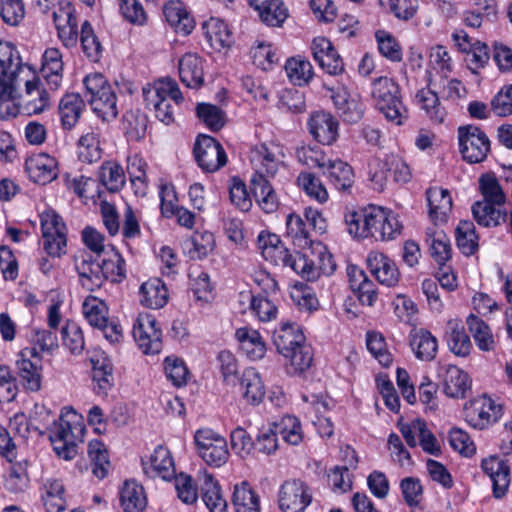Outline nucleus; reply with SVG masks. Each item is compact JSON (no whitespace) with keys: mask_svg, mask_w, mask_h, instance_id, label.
Instances as JSON below:
<instances>
[{"mask_svg":"<svg viewBox=\"0 0 512 512\" xmlns=\"http://www.w3.org/2000/svg\"><path fill=\"white\" fill-rule=\"evenodd\" d=\"M181 82L188 88L199 89L204 84L203 60L196 53L184 54L178 64Z\"/></svg>","mask_w":512,"mask_h":512,"instance_id":"4be33fe9","label":"nucleus"},{"mask_svg":"<svg viewBox=\"0 0 512 512\" xmlns=\"http://www.w3.org/2000/svg\"><path fill=\"white\" fill-rule=\"evenodd\" d=\"M457 136L459 151L466 162L477 164L487 158L491 151V142L480 127L473 124L459 126Z\"/></svg>","mask_w":512,"mask_h":512,"instance_id":"39448f33","label":"nucleus"},{"mask_svg":"<svg viewBox=\"0 0 512 512\" xmlns=\"http://www.w3.org/2000/svg\"><path fill=\"white\" fill-rule=\"evenodd\" d=\"M481 468L492 481L493 496L496 499L504 497L510 485V466L506 460L497 456L484 458Z\"/></svg>","mask_w":512,"mask_h":512,"instance_id":"dca6fc26","label":"nucleus"},{"mask_svg":"<svg viewBox=\"0 0 512 512\" xmlns=\"http://www.w3.org/2000/svg\"><path fill=\"white\" fill-rule=\"evenodd\" d=\"M416 101L425 110L429 118L435 123H442L446 116L444 107L441 106L436 92L429 88H422L416 93Z\"/></svg>","mask_w":512,"mask_h":512,"instance_id":"49530a36","label":"nucleus"},{"mask_svg":"<svg viewBox=\"0 0 512 512\" xmlns=\"http://www.w3.org/2000/svg\"><path fill=\"white\" fill-rule=\"evenodd\" d=\"M364 228L366 237L389 240L400 233L401 225L391 212L370 205L364 208Z\"/></svg>","mask_w":512,"mask_h":512,"instance_id":"423d86ee","label":"nucleus"},{"mask_svg":"<svg viewBox=\"0 0 512 512\" xmlns=\"http://www.w3.org/2000/svg\"><path fill=\"white\" fill-rule=\"evenodd\" d=\"M262 255L266 260L273 261L276 265L291 268L302 278H314L315 270L307 264V255L301 252L290 253L289 249L283 245L275 248H264Z\"/></svg>","mask_w":512,"mask_h":512,"instance_id":"4468645a","label":"nucleus"},{"mask_svg":"<svg viewBox=\"0 0 512 512\" xmlns=\"http://www.w3.org/2000/svg\"><path fill=\"white\" fill-rule=\"evenodd\" d=\"M143 95L146 105L148 107H153L155 116L158 120L165 123L166 125L174 122L173 106L169 99L165 98L161 94H158V92H154L150 88H143Z\"/></svg>","mask_w":512,"mask_h":512,"instance_id":"de8ad7c7","label":"nucleus"},{"mask_svg":"<svg viewBox=\"0 0 512 512\" xmlns=\"http://www.w3.org/2000/svg\"><path fill=\"white\" fill-rule=\"evenodd\" d=\"M157 325L156 318L148 313L139 314L133 324V338L145 354H157L162 349V331Z\"/></svg>","mask_w":512,"mask_h":512,"instance_id":"9b49d317","label":"nucleus"},{"mask_svg":"<svg viewBox=\"0 0 512 512\" xmlns=\"http://www.w3.org/2000/svg\"><path fill=\"white\" fill-rule=\"evenodd\" d=\"M478 182L483 200L472 205L473 218L480 226L497 227L507 219V212L496 207L506 202V195L493 173L482 174Z\"/></svg>","mask_w":512,"mask_h":512,"instance_id":"f257e3e1","label":"nucleus"},{"mask_svg":"<svg viewBox=\"0 0 512 512\" xmlns=\"http://www.w3.org/2000/svg\"><path fill=\"white\" fill-rule=\"evenodd\" d=\"M63 345L74 355H80L85 347L82 329L77 323L68 321L61 329Z\"/></svg>","mask_w":512,"mask_h":512,"instance_id":"4d7b16f0","label":"nucleus"},{"mask_svg":"<svg viewBox=\"0 0 512 512\" xmlns=\"http://www.w3.org/2000/svg\"><path fill=\"white\" fill-rule=\"evenodd\" d=\"M78 155L83 162L93 163L101 158V148L97 135L88 132L78 141Z\"/></svg>","mask_w":512,"mask_h":512,"instance_id":"052dcab7","label":"nucleus"},{"mask_svg":"<svg viewBox=\"0 0 512 512\" xmlns=\"http://www.w3.org/2000/svg\"><path fill=\"white\" fill-rule=\"evenodd\" d=\"M148 125L146 114L130 110L123 115V130L129 141H140L145 137Z\"/></svg>","mask_w":512,"mask_h":512,"instance_id":"09e8293b","label":"nucleus"},{"mask_svg":"<svg viewBox=\"0 0 512 512\" xmlns=\"http://www.w3.org/2000/svg\"><path fill=\"white\" fill-rule=\"evenodd\" d=\"M100 183L110 192L119 191L125 183L122 167L117 163L104 162L98 172Z\"/></svg>","mask_w":512,"mask_h":512,"instance_id":"603ef678","label":"nucleus"},{"mask_svg":"<svg viewBox=\"0 0 512 512\" xmlns=\"http://www.w3.org/2000/svg\"><path fill=\"white\" fill-rule=\"evenodd\" d=\"M120 502L124 512H143L147 505L143 486L135 480H126L120 491Z\"/></svg>","mask_w":512,"mask_h":512,"instance_id":"c9c22d12","label":"nucleus"},{"mask_svg":"<svg viewBox=\"0 0 512 512\" xmlns=\"http://www.w3.org/2000/svg\"><path fill=\"white\" fill-rule=\"evenodd\" d=\"M88 101L92 110L103 121L109 122L118 116L117 97L112 87L104 88V91Z\"/></svg>","mask_w":512,"mask_h":512,"instance_id":"ea45409f","label":"nucleus"},{"mask_svg":"<svg viewBox=\"0 0 512 512\" xmlns=\"http://www.w3.org/2000/svg\"><path fill=\"white\" fill-rule=\"evenodd\" d=\"M305 342L300 326L294 322L281 323L273 333V343L279 354L285 356Z\"/></svg>","mask_w":512,"mask_h":512,"instance_id":"393cba45","label":"nucleus"},{"mask_svg":"<svg viewBox=\"0 0 512 512\" xmlns=\"http://www.w3.org/2000/svg\"><path fill=\"white\" fill-rule=\"evenodd\" d=\"M87 453L90 458L93 475L98 479L105 478L110 466L105 445L100 440L93 439L88 444Z\"/></svg>","mask_w":512,"mask_h":512,"instance_id":"8fccbe9b","label":"nucleus"},{"mask_svg":"<svg viewBox=\"0 0 512 512\" xmlns=\"http://www.w3.org/2000/svg\"><path fill=\"white\" fill-rule=\"evenodd\" d=\"M367 266L380 284L394 287L399 282V270L394 261L385 254L371 252L367 257Z\"/></svg>","mask_w":512,"mask_h":512,"instance_id":"aec40b11","label":"nucleus"},{"mask_svg":"<svg viewBox=\"0 0 512 512\" xmlns=\"http://www.w3.org/2000/svg\"><path fill=\"white\" fill-rule=\"evenodd\" d=\"M85 103L79 94L68 93L62 97L58 112L64 129H72L78 122Z\"/></svg>","mask_w":512,"mask_h":512,"instance_id":"f704fd0d","label":"nucleus"},{"mask_svg":"<svg viewBox=\"0 0 512 512\" xmlns=\"http://www.w3.org/2000/svg\"><path fill=\"white\" fill-rule=\"evenodd\" d=\"M25 171L31 181L46 185L57 178L58 163L54 157L40 153L26 160Z\"/></svg>","mask_w":512,"mask_h":512,"instance_id":"f3484780","label":"nucleus"},{"mask_svg":"<svg viewBox=\"0 0 512 512\" xmlns=\"http://www.w3.org/2000/svg\"><path fill=\"white\" fill-rule=\"evenodd\" d=\"M287 234L293 239L295 245L305 248L313 243L306 220L300 215L291 213L286 219Z\"/></svg>","mask_w":512,"mask_h":512,"instance_id":"3c124183","label":"nucleus"},{"mask_svg":"<svg viewBox=\"0 0 512 512\" xmlns=\"http://www.w3.org/2000/svg\"><path fill=\"white\" fill-rule=\"evenodd\" d=\"M175 489L178 498L185 504H193L198 499V488L194 479L185 473L175 476Z\"/></svg>","mask_w":512,"mask_h":512,"instance_id":"774afa93","label":"nucleus"},{"mask_svg":"<svg viewBox=\"0 0 512 512\" xmlns=\"http://www.w3.org/2000/svg\"><path fill=\"white\" fill-rule=\"evenodd\" d=\"M429 215L433 221L446 222L452 211V197L447 189L430 187L426 191Z\"/></svg>","mask_w":512,"mask_h":512,"instance_id":"c756f323","label":"nucleus"},{"mask_svg":"<svg viewBox=\"0 0 512 512\" xmlns=\"http://www.w3.org/2000/svg\"><path fill=\"white\" fill-rule=\"evenodd\" d=\"M466 323L477 347L484 352L495 349V340L490 327L481 318L474 314L467 317Z\"/></svg>","mask_w":512,"mask_h":512,"instance_id":"c03bdc74","label":"nucleus"},{"mask_svg":"<svg viewBox=\"0 0 512 512\" xmlns=\"http://www.w3.org/2000/svg\"><path fill=\"white\" fill-rule=\"evenodd\" d=\"M77 419L78 415L72 407H64L59 420L54 421L48 430L53 450L65 460L73 459L78 453L76 432L82 434L85 428L77 423Z\"/></svg>","mask_w":512,"mask_h":512,"instance_id":"f03ea898","label":"nucleus"},{"mask_svg":"<svg viewBox=\"0 0 512 512\" xmlns=\"http://www.w3.org/2000/svg\"><path fill=\"white\" fill-rule=\"evenodd\" d=\"M250 190L263 212L273 213L278 209L279 199L269 179L260 174H253L250 179Z\"/></svg>","mask_w":512,"mask_h":512,"instance_id":"b1692460","label":"nucleus"},{"mask_svg":"<svg viewBox=\"0 0 512 512\" xmlns=\"http://www.w3.org/2000/svg\"><path fill=\"white\" fill-rule=\"evenodd\" d=\"M284 68L289 81L296 86L307 85L314 76L313 66L300 55L287 59Z\"/></svg>","mask_w":512,"mask_h":512,"instance_id":"a19ab883","label":"nucleus"},{"mask_svg":"<svg viewBox=\"0 0 512 512\" xmlns=\"http://www.w3.org/2000/svg\"><path fill=\"white\" fill-rule=\"evenodd\" d=\"M299 162L309 168H320L322 171L328 164V160L322 148L318 145L304 146L296 151Z\"/></svg>","mask_w":512,"mask_h":512,"instance_id":"0e129e2a","label":"nucleus"},{"mask_svg":"<svg viewBox=\"0 0 512 512\" xmlns=\"http://www.w3.org/2000/svg\"><path fill=\"white\" fill-rule=\"evenodd\" d=\"M62 54L57 48H47L42 56L40 73L49 90L56 91L62 82Z\"/></svg>","mask_w":512,"mask_h":512,"instance_id":"bb28decb","label":"nucleus"},{"mask_svg":"<svg viewBox=\"0 0 512 512\" xmlns=\"http://www.w3.org/2000/svg\"><path fill=\"white\" fill-rule=\"evenodd\" d=\"M22 62L18 50L11 43H0V103L13 99L14 81Z\"/></svg>","mask_w":512,"mask_h":512,"instance_id":"6e6552de","label":"nucleus"},{"mask_svg":"<svg viewBox=\"0 0 512 512\" xmlns=\"http://www.w3.org/2000/svg\"><path fill=\"white\" fill-rule=\"evenodd\" d=\"M248 3L268 26L280 27L288 17V10L281 0H248Z\"/></svg>","mask_w":512,"mask_h":512,"instance_id":"c85d7f7f","label":"nucleus"},{"mask_svg":"<svg viewBox=\"0 0 512 512\" xmlns=\"http://www.w3.org/2000/svg\"><path fill=\"white\" fill-rule=\"evenodd\" d=\"M235 337L240 343V349L250 360L256 361L264 357L266 344L257 330L241 327L236 330Z\"/></svg>","mask_w":512,"mask_h":512,"instance_id":"2f4dec72","label":"nucleus"},{"mask_svg":"<svg viewBox=\"0 0 512 512\" xmlns=\"http://www.w3.org/2000/svg\"><path fill=\"white\" fill-rule=\"evenodd\" d=\"M278 436L289 445H299L303 440V432L299 419L292 415L284 416L273 427L260 430L254 451L264 455H272L279 448Z\"/></svg>","mask_w":512,"mask_h":512,"instance_id":"7ed1b4c3","label":"nucleus"},{"mask_svg":"<svg viewBox=\"0 0 512 512\" xmlns=\"http://www.w3.org/2000/svg\"><path fill=\"white\" fill-rule=\"evenodd\" d=\"M372 96L379 111L385 118L402 125L408 118V111L402 102L399 85L388 77H379L373 82Z\"/></svg>","mask_w":512,"mask_h":512,"instance_id":"20e7f679","label":"nucleus"},{"mask_svg":"<svg viewBox=\"0 0 512 512\" xmlns=\"http://www.w3.org/2000/svg\"><path fill=\"white\" fill-rule=\"evenodd\" d=\"M322 173L336 190L351 194L355 183V173L350 164L341 159H330Z\"/></svg>","mask_w":512,"mask_h":512,"instance_id":"a211bd4d","label":"nucleus"},{"mask_svg":"<svg viewBox=\"0 0 512 512\" xmlns=\"http://www.w3.org/2000/svg\"><path fill=\"white\" fill-rule=\"evenodd\" d=\"M250 309L262 322H268L276 318L278 309L276 305L264 295H251Z\"/></svg>","mask_w":512,"mask_h":512,"instance_id":"338daca9","label":"nucleus"},{"mask_svg":"<svg viewBox=\"0 0 512 512\" xmlns=\"http://www.w3.org/2000/svg\"><path fill=\"white\" fill-rule=\"evenodd\" d=\"M82 308L86 320L94 328L100 327L109 319L108 307L105 302L94 296L87 297Z\"/></svg>","mask_w":512,"mask_h":512,"instance_id":"5fc2aeb1","label":"nucleus"},{"mask_svg":"<svg viewBox=\"0 0 512 512\" xmlns=\"http://www.w3.org/2000/svg\"><path fill=\"white\" fill-rule=\"evenodd\" d=\"M198 118L213 132L219 131L225 124V112L210 103H198L196 106Z\"/></svg>","mask_w":512,"mask_h":512,"instance_id":"6e6d98bb","label":"nucleus"},{"mask_svg":"<svg viewBox=\"0 0 512 512\" xmlns=\"http://www.w3.org/2000/svg\"><path fill=\"white\" fill-rule=\"evenodd\" d=\"M150 465L163 479H168L174 473V462L170 451L162 445L154 449L150 456Z\"/></svg>","mask_w":512,"mask_h":512,"instance_id":"bf43d9fd","label":"nucleus"},{"mask_svg":"<svg viewBox=\"0 0 512 512\" xmlns=\"http://www.w3.org/2000/svg\"><path fill=\"white\" fill-rule=\"evenodd\" d=\"M163 14L166 21L174 28L176 33H181L186 36L189 35L195 27L194 18L187 11L184 3L179 0L167 2L163 7Z\"/></svg>","mask_w":512,"mask_h":512,"instance_id":"a878e982","label":"nucleus"},{"mask_svg":"<svg viewBox=\"0 0 512 512\" xmlns=\"http://www.w3.org/2000/svg\"><path fill=\"white\" fill-rule=\"evenodd\" d=\"M43 246L50 256L59 257L66 247V225L55 212L46 213L41 219Z\"/></svg>","mask_w":512,"mask_h":512,"instance_id":"ddd939ff","label":"nucleus"},{"mask_svg":"<svg viewBox=\"0 0 512 512\" xmlns=\"http://www.w3.org/2000/svg\"><path fill=\"white\" fill-rule=\"evenodd\" d=\"M307 125L313 138L323 145L333 144L339 136V122L329 112L312 113Z\"/></svg>","mask_w":512,"mask_h":512,"instance_id":"2eb2a0df","label":"nucleus"},{"mask_svg":"<svg viewBox=\"0 0 512 512\" xmlns=\"http://www.w3.org/2000/svg\"><path fill=\"white\" fill-rule=\"evenodd\" d=\"M103 281L121 283L126 278V262L122 255L111 248V254L99 261Z\"/></svg>","mask_w":512,"mask_h":512,"instance_id":"79ce46f5","label":"nucleus"},{"mask_svg":"<svg viewBox=\"0 0 512 512\" xmlns=\"http://www.w3.org/2000/svg\"><path fill=\"white\" fill-rule=\"evenodd\" d=\"M409 345L418 360L432 361L438 352L437 338L425 328H414L409 334Z\"/></svg>","mask_w":512,"mask_h":512,"instance_id":"5701e85b","label":"nucleus"},{"mask_svg":"<svg viewBox=\"0 0 512 512\" xmlns=\"http://www.w3.org/2000/svg\"><path fill=\"white\" fill-rule=\"evenodd\" d=\"M430 255L438 266H444L450 259L452 248L448 237L443 233H436L428 239Z\"/></svg>","mask_w":512,"mask_h":512,"instance_id":"680f3d73","label":"nucleus"},{"mask_svg":"<svg viewBox=\"0 0 512 512\" xmlns=\"http://www.w3.org/2000/svg\"><path fill=\"white\" fill-rule=\"evenodd\" d=\"M201 497L210 512H224L227 508V502L222 496L220 485L211 474L204 473Z\"/></svg>","mask_w":512,"mask_h":512,"instance_id":"4c0bfd02","label":"nucleus"},{"mask_svg":"<svg viewBox=\"0 0 512 512\" xmlns=\"http://www.w3.org/2000/svg\"><path fill=\"white\" fill-rule=\"evenodd\" d=\"M311 502V489L304 481L289 479L280 486L278 504L282 512H304Z\"/></svg>","mask_w":512,"mask_h":512,"instance_id":"9d476101","label":"nucleus"},{"mask_svg":"<svg viewBox=\"0 0 512 512\" xmlns=\"http://www.w3.org/2000/svg\"><path fill=\"white\" fill-rule=\"evenodd\" d=\"M456 244L462 254L471 256L478 250V235L473 222L462 220L455 229Z\"/></svg>","mask_w":512,"mask_h":512,"instance_id":"a18cd8bd","label":"nucleus"},{"mask_svg":"<svg viewBox=\"0 0 512 512\" xmlns=\"http://www.w3.org/2000/svg\"><path fill=\"white\" fill-rule=\"evenodd\" d=\"M300 187L312 198L319 202L328 199V193L322 182L312 173L301 172L297 178Z\"/></svg>","mask_w":512,"mask_h":512,"instance_id":"69168bd1","label":"nucleus"},{"mask_svg":"<svg viewBox=\"0 0 512 512\" xmlns=\"http://www.w3.org/2000/svg\"><path fill=\"white\" fill-rule=\"evenodd\" d=\"M440 374L443 380V391L446 396L455 399H463L471 390L472 381L467 372L455 365H447L441 368Z\"/></svg>","mask_w":512,"mask_h":512,"instance_id":"6ab92c4d","label":"nucleus"},{"mask_svg":"<svg viewBox=\"0 0 512 512\" xmlns=\"http://www.w3.org/2000/svg\"><path fill=\"white\" fill-rule=\"evenodd\" d=\"M4 476V488L12 494L24 493L30 485L29 462L26 459L12 460Z\"/></svg>","mask_w":512,"mask_h":512,"instance_id":"7c9ffc66","label":"nucleus"},{"mask_svg":"<svg viewBox=\"0 0 512 512\" xmlns=\"http://www.w3.org/2000/svg\"><path fill=\"white\" fill-rule=\"evenodd\" d=\"M194 441L199 456L210 466L220 467L229 457L227 441L211 429L196 431Z\"/></svg>","mask_w":512,"mask_h":512,"instance_id":"0eeeda50","label":"nucleus"},{"mask_svg":"<svg viewBox=\"0 0 512 512\" xmlns=\"http://www.w3.org/2000/svg\"><path fill=\"white\" fill-rule=\"evenodd\" d=\"M232 504L235 512H261L260 496L247 481L234 486Z\"/></svg>","mask_w":512,"mask_h":512,"instance_id":"72a5a7b5","label":"nucleus"},{"mask_svg":"<svg viewBox=\"0 0 512 512\" xmlns=\"http://www.w3.org/2000/svg\"><path fill=\"white\" fill-rule=\"evenodd\" d=\"M193 154L198 166L204 172H215L227 163V155L223 146L209 135L197 137Z\"/></svg>","mask_w":512,"mask_h":512,"instance_id":"1a4fd4ad","label":"nucleus"},{"mask_svg":"<svg viewBox=\"0 0 512 512\" xmlns=\"http://www.w3.org/2000/svg\"><path fill=\"white\" fill-rule=\"evenodd\" d=\"M277 152L278 147L275 145L266 143L256 145L251 151V162L255 167L253 174H260L267 179L273 178L280 165Z\"/></svg>","mask_w":512,"mask_h":512,"instance_id":"412c9836","label":"nucleus"},{"mask_svg":"<svg viewBox=\"0 0 512 512\" xmlns=\"http://www.w3.org/2000/svg\"><path fill=\"white\" fill-rule=\"evenodd\" d=\"M80 42L84 54L90 60L98 61L101 56L102 46L88 20H85L81 26Z\"/></svg>","mask_w":512,"mask_h":512,"instance_id":"13d9d810","label":"nucleus"},{"mask_svg":"<svg viewBox=\"0 0 512 512\" xmlns=\"http://www.w3.org/2000/svg\"><path fill=\"white\" fill-rule=\"evenodd\" d=\"M375 39L380 54L391 62H400L403 58L402 47L397 39L385 30H377Z\"/></svg>","mask_w":512,"mask_h":512,"instance_id":"864d4df0","label":"nucleus"},{"mask_svg":"<svg viewBox=\"0 0 512 512\" xmlns=\"http://www.w3.org/2000/svg\"><path fill=\"white\" fill-rule=\"evenodd\" d=\"M17 374L27 391L37 392L41 389L42 365L37 361L17 359Z\"/></svg>","mask_w":512,"mask_h":512,"instance_id":"58836bf2","label":"nucleus"},{"mask_svg":"<svg viewBox=\"0 0 512 512\" xmlns=\"http://www.w3.org/2000/svg\"><path fill=\"white\" fill-rule=\"evenodd\" d=\"M140 303L147 308L160 309L168 302V290L160 278H151L140 286Z\"/></svg>","mask_w":512,"mask_h":512,"instance_id":"473e14b6","label":"nucleus"},{"mask_svg":"<svg viewBox=\"0 0 512 512\" xmlns=\"http://www.w3.org/2000/svg\"><path fill=\"white\" fill-rule=\"evenodd\" d=\"M75 269L83 287L89 291L100 288L104 281L99 261L85 254L75 258Z\"/></svg>","mask_w":512,"mask_h":512,"instance_id":"cd10ccee","label":"nucleus"},{"mask_svg":"<svg viewBox=\"0 0 512 512\" xmlns=\"http://www.w3.org/2000/svg\"><path fill=\"white\" fill-rule=\"evenodd\" d=\"M466 422L473 428L483 430L497 422L501 416V407L486 396L470 400L464 405Z\"/></svg>","mask_w":512,"mask_h":512,"instance_id":"f8f14e48","label":"nucleus"},{"mask_svg":"<svg viewBox=\"0 0 512 512\" xmlns=\"http://www.w3.org/2000/svg\"><path fill=\"white\" fill-rule=\"evenodd\" d=\"M240 387L244 399L251 405H258L265 396L264 384L254 368H247L243 371Z\"/></svg>","mask_w":512,"mask_h":512,"instance_id":"e433bc0d","label":"nucleus"},{"mask_svg":"<svg viewBox=\"0 0 512 512\" xmlns=\"http://www.w3.org/2000/svg\"><path fill=\"white\" fill-rule=\"evenodd\" d=\"M449 331L446 333V341L449 350L459 357H466L470 354L472 343L465 332L464 326L459 322H448Z\"/></svg>","mask_w":512,"mask_h":512,"instance_id":"37998d69","label":"nucleus"},{"mask_svg":"<svg viewBox=\"0 0 512 512\" xmlns=\"http://www.w3.org/2000/svg\"><path fill=\"white\" fill-rule=\"evenodd\" d=\"M214 236L210 232H196L191 240L188 254L192 260L205 258L214 249Z\"/></svg>","mask_w":512,"mask_h":512,"instance_id":"e2e57ef3","label":"nucleus"}]
</instances>
